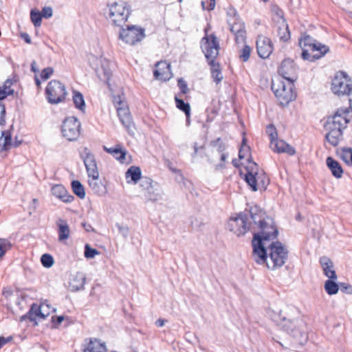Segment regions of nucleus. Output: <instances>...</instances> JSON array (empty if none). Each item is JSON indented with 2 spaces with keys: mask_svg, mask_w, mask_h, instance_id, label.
Masks as SVG:
<instances>
[{
  "mask_svg": "<svg viewBox=\"0 0 352 352\" xmlns=\"http://www.w3.org/2000/svg\"><path fill=\"white\" fill-rule=\"evenodd\" d=\"M251 219L259 230L254 233L252 240L253 258L258 264L276 270L282 267L287 259V250L279 241L272 242L278 235L273 219L265 217V212L256 207L250 209Z\"/></svg>",
  "mask_w": 352,
  "mask_h": 352,
  "instance_id": "1",
  "label": "nucleus"
},
{
  "mask_svg": "<svg viewBox=\"0 0 352 352\" xmlns=\"http://www.w3.org/2000/svg\"><path fill=\"white\" fill-rule=\"evenodd\" d=\"M349 109L340 108L327 119L324 124V129L327 131L325 138L333 146L338 145L342 136V130L349 122Z\"/></svg>",
  "mask_w": 352,
  "mask_h": 352,
  "instance_id": "2",
  "label": "nucleus"
},
{
  "mask_svg": "<svg viewBox=\"0 0 352 352\" xmlns=\"http://www.w3.org/2000/svg\"><path fill=\"white\" fill-rule=\"evenodd\" d=\"M288 308L284 310H270L268 315L278 326L284 331L296 338L299 343H302L307 340L305 331V323L301 320H291L287 318Z\"/></svg>",
  "mask_w": 352,
  "mask_h": 352,
  "instance_id": "3",
  "label": "nucleus"
},
{
  "mask_svg": "<svg viewBox=\"0 0 352 352\" xmlns=\"http://www.w3.org/2000/svg\"><path fill=\"white\" fill-rule=\"evenodd\" d=\"M206 36L201 41V48L210 66L211 76L216 83H219L223 79L220 65L216 63L215 59L219 55V44L214 34L208 35L207 29L205 30Z\"/></svg>",
  "mask_w": 352,
  "mask_h": 352,
  "instance_id": "4",
  "label": "nucleus"
},
{
  "mask_svg": "<svg viewBox=\"0 0 352 352\" xmlns=\"http://www.w3.org/2000/svg\"><path fill=\"white\" fill-rule=\"evenodd\" d=\"M244 179L253 191L264 190L269 184V179L265 172L260 169L256 163L248 159Z\"/></svg>",
  "mask_w": 352,
  "mask_h": 352,
  "instance_id": "5",
  "label": "nucleus"
},
{
  "mask_svg": "<svg viewBox=\"0 0 352 352\" xmlns=\"http://www.w3.org/2000/svg\"><path fill=\"white\" fill-rule=\"evenodd\" d=\"M293 82L285 81L280 78L272 80V89L282 106H287L296 97Z\"/></svg>",
  "mask_w": 352,
  "mask_h": 352,
  "instance_id": "6",
  "label": "nucleus"
},
{
  "mask_svg": "<svg viewBox=\"0 0 352 352\" xmlns=\"http://www.w3.org/2000/svg\"><path fill=\"white\" fill-rule=\"evenodd\" d=\"M129 16V10L124 1L120 0L109 4L108 18L113 25L122 26Z\"/></svg>",
  "mask_w": 352,
  "mask_h": 352,
  "instance_id": "7",
  "label": "nucleus"
},
{
  "mask_svg": "<svg viewBox=\"0 0 352 352\" xmlns=\"http://www.w3.org/2000/svg\"><path fill=\"white\" fill-rule=\"evenodd\" d=\"M89 65L95 70L98 78L108 83L111 76V70L108 60L102 56L91 54L88 58Z\"/></svg>",
  "mask_w": 352,
  "mask_h": 352,
  "instance_id": "8",
  "label": "nucleus"
},
{
  "mask_svg": "<svg viewBox=\"0 0 352 352\" xmlns=\"http://www.w3.org/2000/svg\"><path fill=\"white\" fill-rule=\"evenodd\" d=\"M45 94L47 101L50 104H58L64 101L67 91L63 83L53 80L48 83L45 89Z\"/></svg>",
  "mask_w": 352,
  "mask_h": 352,
  "instance_id": "9",
  "label": "nucleus"
},
{
  "mask_svg": "<svg viewBox=\"0 0 352 352\" xmlns=\"http://www.w3.org/2000/svg\"><path fill=\"white\" fill-rule=\"evenodd\" d=\"M80 122L74 117L65 119L62 124L63 136L69 141H75L80 136Z\"/></svg>",
  "mask_w": 352,
  "mask_h": 352,
  "instance_id": "10",
  "label": "nucleus"
},
{
  "mask_svg": "<svg viewBox=\"0 0 352 352\" xmlns=\"http://www.w3.org/2000/svg\"><path fill=\"white\" fill-rule=\"evenodd\" d=\"M143 196L148 201H157L162 199V191L157 184H153L151 179L145 177L141 179L140 184Z\"/></svg>",
  "mask_w": 352,
  "mask_h": 352,
  "instance_id": "11",
  "label": "nucleus"
},
{
  "mask_svg": "<svg viewBox=\"0 0 352 352\" xmlns=\"http://www.w3.org/2000/svg\"><path fill=\"white\" fill-rule=\"evenodd\" d=\"M144 37V30L135 25L122 28L120 32V38L129 45H135Z\"/></svg>",
  "mask_w": 352,
  "mask_h": 352,
  "instance_id": "12",
  "label": "nucleus"
},
{
  "mask_svg": "<svg viewBox=\"0 0 352 352\" xmlns=\"http://www.w3.org/2000/svg\"><path fill=\"white\" fill-rule=\"evenodd\" d=\"M300 46L302 49L308 46L313 54L314 58H320L323 56L328 51L329 48L320 43H314L312 38L309 35L304 36L299 41Z\"/></svg>",
  "mask_w": 352,
  "mask_h": 352,
  "instance_id": "13",
  "label": "nucleus"
},
{
  "mask_svg": "<svg viewBox=\"0 0 352 352\" xmlns=\"http://www.w3.org/2000/svg\"><path fill=\"white\" fill-rule=\"evenodd\" d=\"M228 228L238 236L244 235L250 230L246 216L239 214L231 218L228 222Z\"/></svg>",
  "mask_w": 352,
  "mask_h": 352,
  "instance_id": "14",
  "label": "nucleus"
},
{
  "mask_svg": "<svg viewBox=\"0 0 352 352\" xmlns=\"http://www.w3.org/2000/svg\"><path fill=\"white\" fill-rule=\"evenodd\" d=\"M231 32L234 36L236 43H243L246 38L245 25L239 18H230L228 19Z\"/></svg>",
  "mask_w": 352,
  "mask_h": 352,
  "instance_id": "15",
  "label": "nucleus"
},
{
  "mask_svg": "<svg viewBox=\"0 0 352 352\" xmlns=\"http://www.w3.org/2000/svg\"><path fill=\"white\" fill-rule=\"evenodd\" d=\"M54 309L52 308L47 303L43 302L38 305L33 304L29 311V317L32 321H35L41 319H45L47 317Z\"/></svg>",
  "mask_w": 352,
  "mask_h": 352,
  "instance_id": "16",
  "label": "nucleus"
},
{
  "mask_svg": "<svg viewBox=\"0 0 352 352\" xmlns=\"http://www.w3.org/2000/svg\"><path fill=\"white\" fill-rule=\"evenodd\" d=\"M86 167L88 177L93 175H99V172L94 155L87 148H85L80 154Z\"/></svg>",
  "mask_w": 352,
  "mask_h": 352,
  "instance_id": "17",
  "label": "nucleus"
},
{
  "mask_svg": "<svg viewBox=\"0 0 352 352\" xmlns=\"http://www.w3.org/2000/svg\"><path fill=\"white\" fill-rule=\"evenodd\" d=\"M278 73L281 77L279 78L285 81L294 82L296 77V67L292 60L289 59L285 60L282 62Z\"/></svg>",
  "mask_w": 352,
  "mask_h": 352,
  "instance_id": "18",
  "label": "nucleus"
},
{
  "mask_svg": "<svg viewBox=\"0 0 352 352\" xmlns=\"http://www.w3.org/2000/svg\"><path fill=\"white\" fill-rule=\"evenodd\" d=\"M82 352H107L106 342L96 338H89L82 344Z\"/></svg>",
  "mask_w": 352,
  "mask_h": 352,
  "instance_id": "19",
  "label": "nucleus"
},
{
  "mask_svg": "<svg viewBox=\"0 0 352 352\" xmlns=\"http://www.w3.org/2000/svg\"><path fill=\"white\" fill-rule=\"evenodd\" d=\"M256 49L261 58H268L272 52V45L270 39L263 35L258 36L256 41Z\"/></svg>",
  "mask_w": 352,
  "mask_h": 352,
  "instance_id": "20",
  "label": "nucleus"
},
{
  "mask_svg": "<svg viewBox=\"0 0 352 352\" xmlns=\"http://www.w3.org/2000/svg\"><path fill=\"white\" fill-rule=\"evenodd\" d=\"M156 69L154 71V76L157 80L166 81L169 80L172 74L170 65L166 62H158L155 65Z\"/></svg>",
  "mask_w": 352,
  "mask_h": 352,
  "instance_id": "21",
  "label": "nucleus"
},
{
  "mask_svg": "<svg viewBox=\"0 0 352 352\" xmlns=\"http://www.w3.org/2000/svg\"><path fill=\"white\" fill-rule=\"evenodd\" d=\"M86 281V276L82 272H77L71 275L69 281V288L72 292L82 289Z\"/></svg>",
  "mask_w": 352,
  "mask_h": 352,
  "instance_id": "22",
  "label": "nucleus"
},
{
  "mask_svg": "<svg viewBox=\"0 0 352 352\" xmlns=\"http://www.w3.org/2000/svg\"><path fill=\"white\" fill-rule=\"evenodd\" d=\"M117 112L120 120L123 126L128 131H130L133 126V122L127 105L125 107H118Z\"/></svg>",
  "mask_w": 352,
  "mask_h": 352,
  "instance_id": "23",
  "label": "nucleus"
},
{
  "mask_svg": "<svg viewBox=\"0 0 352 352\" xmlns=\"http://www.w3.org/2000/svg\"><path fill=\"white\" fill-rule=\"evenodd\" d=\"M270 146L274 151L277 153H286L290 155L295 154V149L285 141L277 138L270 143Z\"/></svg>",
  "mask_w": 352,
  "mask_h": 352,
  "instance_id": "24",
  "label": "nucleus"
},
{
  "mask_svg": "<svg viewBox=\"0 0 352 352\" xmlns=\"http://www.w3.org/2000/svg\"><path fill=\"white\" fill-rule=\"evenodd\" d=\"M52 193L65 203H70L74 199V196L69 195L65 188L60 184L54 186L52 188Z\"/></svg>",
  "mask_w": 352,
  "mask_h": 352,
  "instance_id": "25",
  "label": "nucleus"
},
{
  "mask_svg": "<svg viewBox=\"0 0 352 352\" xmlns=\"http://www.w3.org/2000/svg\"><path fill=\"white\" fill-rule=\"evenodd\" d=\"M320 263L322 267L323 272L329 279L336 280L337 276L332 261L327 256H322L320 258Z\"/></svg>",
  "mask_w": 352,
  "mask_h": 352,
  "instance_id": "26",
  "label": "nucleus"
},
{
  "mask_svg": "<svg viewBox=\"0 0 352 352\" xmlns=\"http://www.w3.org/2000/svg\"><path fill=\"white\" fill-rule=\"evenodd\" d=\"M277 25V36L280 40L284 42L288 41L290 38V32L285 19L283 17H280Z\"/></svg>",
  "mask_w": 352,
  "mask_h": 352,
  "instance_id": "27",
  "label": "nucleus"
},
{
  "mask_svg": "<svg viewBox=\"0 0 352 352\" xmlns=\"http://www.w3.org/2000/svg\"><path fill=\"white\" fill-rule=\"evenodd\" d=\"M56 225L58 226V241L63 242L68 239L70 236V229L67 222L62 219H59L56 221Z\"/></svg>",
  "mask_w": 352,
  "mask_h": 352,
  "instance_id": "28",
  "label": "nucleus"
},
{
  "mask_svg": "<svg viewBox=\"0 0 352 352\" xmlns=\"http://www.w3.org/2000/svg\"><path fill=\"white\" fill-rule=\"evenodd\" d=\"M326 162L332 175L336 178H340L342 175L343 170L340 163L331 157H328Z\"/></svg>",
  "mask_w": 352,
  "mask_h": 352,
  "instance_id": "29",
  "label": "nucleus"
},
{
  "mask_svg": "<svg viewBox=\"0 0 352 352\" xmlns=\"http://www.w3.org/2000/svg\"><path fill=\"white\" fill-rule=\"evenodd\" d=\"M104 151L111 154L116 160L123 163L125 160L126 151L120 146H116L115 148H107L104 146Z\"/></svg>",
  "mask_w": 352,
  "mask_h": 352,
  "instance_id": "30",
  "label": "nucleus"
},
{
  "mask_svg": "<svg viewBox=\"0 0 352 352\" xmlns=\"http://www.w3.org/2000/svg\"><path fill=\"white\" fill-rule=\"evenodd\" d=\"M88 184L94 193L98 195L102 194V184L101 181L99 179V175L88 177Z\"/></svg>",
  "mask_w": 352,
  "mask_h": 352,
  "instance_id": "31",
  "label": "nucleus"
},
{
  "mask_svg": "<svg viewBox=\"0 0 352 352\" xmlns=\"http://www.w3.org/2000/svg\"><path fill=\"white\" fill-rule=\"evenodd\" d=\"M141 170L138 166H131L126 172L125 176L126 179L131 178V180L136 184L141 179Z\"/></svg>",
  "mask_w": 352,
  "mask_h": 352,
  "instance_id": "32",
  "label": "nucleus"
},
{
  "mask_svg": "<svg viewBox=\"0 0 352 352\" xmlns=\"http://www.w3.org/2000/svg\"><path fill=\"white\" fill-rule=\"evenodd\" d=\"M12 146L11 135L8 132H3L0 138V151H7Z\"/></svg>",
  "mask_w": 352,
  "mask_h": 352,
  "instance_id": "33",
  "label": "nucleus"
},
{
  "mask_svg": "<svg viewBox=\"0 0 352 352\" xmlns=\"http://www.w3.org/2000/svg\"><path fill=\"white\" fill-rule=\"evenodd\" d=\"M73 102L75 107L80 111H84L85 109V102L84 97L81 93L77 91H73Z\"/></svg>",
  "mask_w": 352,
  "mask_h": 352,
  "instance_id": "34",
  "label": "nucleus"
},
{
  "mask_svg": "<svg viewBox=\"0 0 352 352\" xmlns=\"http://www.w3.org/2000/svg\"><path fill=\"white\" fill-rule=\"evenodd\" d=\"M175 100L177 107L185 113L187 118V122H189L190 116V107L189 104L184 102L183 100L179 99L177 97H175Z\"/></svg>",
  "mask_w": 352,
  "mask_h": 352,
  "instance_id": "35",
  "label": "nucleus"
},
{
  "mask_svg": "<svg viewBox=\"0 0 352 352\" xmlns=\"http://www.w3.org/2000/svg\"><path fill=\"white\" fill-rule=\"evenodd\" d=\"M324 287L326 292L330 296L336 294L339 291V285L332 279L326 280Z\"/></svg>",
  "mask_w": 352,
  "mask_h": 352,
  "instance_id": "36",
  "label": "nucleus"
},
{
  "mask_svg": "<svg viewBox=\"0 0 352 352\" xmlns=\"http://www.w3.org/2000/svg\"><path fill=\"white\" fill-rule=\"evenodd\" d=\"M12 82L10 80H7L2 87H0V100L4 99L7 96L13 94L14 90L11 89Z\"/></svg>",
  "mask_w": 352,
  "mask_h": 352,
  "instance_id": "37",
  "label": "nucleus"
},
{
  "mask_svg": "<svg viewBox=\"0 0 352 352\" xmlns=\"http://www.w3.org/2000/svg\"><path fill=\"white\" fill-rule=\"evenodd\" d=\"M72 187L74 194L76 195L79 198L84 199L85 197V188L79 181H73L72 182Z\"/></svg>",
  "mask_w": 352,
  "mask_h": 352,
  "instance_id": "38",
  "label": "nucleus"
},
{
  "mask_svg": "<svg viewBox=\"0 0 352 352\" xmlns=\"http://www.w3.org/2000/svg\"><path fill=\"white\" fill-rule=\"evenodd\" d=\"M12 246V245L10 241L0 238V258L5 255L7 251L11 249Z\"/></svg>",
  "mask_w": 352,
  "mask_h": 352,
  "instance_id": "39",
  "label": "nucleus"
},
{
  "mask_svg": "<svg viewBox=\"0 0 352 352\" xmlns=\"http://www.w3.org/2000/svg\"><path fill=\"white\" fill-rule=\"evenodd\" d=\"M239 157L240 159L250 157V148L246 145V140L245 138L243 139L242 146L239 152Z\"/></svg>",
  "mask_w": 352,
  "mask_h": 352,
  "instance_id": "40",
  "label": "nucleus"
},
{
  "mask_svg": "<svg viewBox=\"0 0 352 352\" xmlns=\"http://www.w3.org/2000/svg\"><path fill=\"white\" fill-rule=\"evenodd\" d=\"M100 252L95 248H92L89 244H85L84 256L86 258H93Z\"/></svg>",
  "mask_w": 352,
  "mask_h": 352,
  "instance_id": "41",
  "label": "nucleus"
},
{
  "mask_svg": "<svg viewBox=\"0 0 352 352\" xmlns=\"http://www.w3.org/2000/svg\"><path fill=\"white\" fill-rule=\"evenodd\" d=\"M30 18L34 26L39 27L41 25L42 15L40 12L31 10Z\"/></svg>",
  "mask_w": 352,
  "mask_h": 352,
  "instance_id": "42",
  "label": "nucleus"
},
{
  "mask_svg": "<svg viewBox=\"0 0 352 352\" xmlns=\"http://www.w3.org/2000/svg\"><path fill=\"white\" fill-rule=\"evenodd\" d=\"M42 265L47 268L51 267L54 264V258L49 254H44L41 258Z\"/></svg>",
  "mask_w": 352,
  "mask_h": 352,
  "instance_id": "43",
  "label": "nucleus"
},
{
  "mask_svg": "<svg viewBox=\"0 0 352 352\" xmlns=\"http://www.w3.org/2000/svg\"><path fill=\"white\" fill-rule=\"evenodd\" d=\"M250 53L251 48L248 45H245L242 49L241 54L239 56L240 59L243 62H246L250 58Z\"/></svg>",
  "mask_w": 352,
  "mask_h": 352,
  "instance_id": "44",
  "label": "nucleus"
},
{
  "mask_svg": "<svg viewBox=\"0 0 352 352\" xmlns=\"http://www.w3.org/2000/svg\"><path fill=\"white\" fill-rule=\"evenodd\" d=\"M54 72L52 67H47L42 70L41 77L43 80H46L49 79Z\"/></svg>",
  "mask_w": 352,
  "mask_h": 352,
  "instance_id": "45",
  "label": "nucleus"
},
{
  "mask_svg": "<svg viewBox=\"0 0 352 352\" xmlns=\"http://www.w3.org/2000/svg\"><path fill=\"white\" fill-rule=\"evenodd\" d=\"M267 133H268L271 142L277 138V133L274 126L270 125L267 128Z\"/></svg>",
  "mask_w": 352,
  "mask_h": 352,
  "instance_id": "46",
  "label": "nucleus"
},
{
  "mask_svg": "<svg viewBox=\"0 0 352 352\" xmlns=\"http://www.w3.org/2000/svg\"><path fill=\"white\" fill-rule=\"evenodd\" d=\"M113 103L117 108L118 107L126 106V103L121 96H115L113 98Z\"/></svg>",
  "mask_w": 352,
  "mask_h": 352,
  "instance_id": "47",
  "label": "nucleus"
},
{
  "mask_svg": "<svg viewBox=\"0 0 352 352\" xmlns=\"http://www.w3.org/2000/svg\"><path fill=\"white\" fill-rule=\"evenodd\" d=\"M52 9L50 7H45L43 8L42 12H41L42 17H45L46 19L50 18L52 16Z\"/></svg>",
  "mask_w": 352,
  "mask_h": 352,
  "instance_id": "48",
  "label": "nucleus"
},
{
  "mask_svg": "<svg viewBox=\"0 0 352 352\" xmlns=\"http://www.w3.org/2000/svg\"><path fill=\"white\" fill-rule=\"evenodd\" d=\"M302 58L304 60H307L310 61H313L316 59L313 57V54L309 53V51L307 50H305V48L302 49Z\"/></svg>",
  "mask_w": 352,
  "mask_h": 352,
  "instance_id": "49",
  "label": "nucleus"
},
{
  "mask_svg": "<svg viewBox=\"0 0 352 352\" xmlns=\"http://www.w3.org/2000/svg\"><path fill=\"white\" fill-rule=\"evenodd\" d=\"M339 289H341L342 292H346L347 294H352V286L346 283H341L339 286Z\"/></svg>",
  "mask_w": 352,
  "mask_h": 352,
  "instance_id": "50",
  "label": "nucleus"
},
{
  "mask_svg": "<svg viewBox=\"0 0 352 352\" xmlns=\"http://www.w3.org/2000/svg\"><path fill=\"white\" fill-rule=\"evenodd\" d=\"M119 232L123 235L124 237H126L129 233V228L126 226H122L120 224L116 225Z\"/></svg>",
  "mask_w": 352,
  "mask_h": 352,
  "instance_id": "51",
  "label": "nucleus"
},
{
  "mask_svg": "<svg viewBox=\"0 0 352 352\" xmlns=\"http://www.w3.org/2000/svg\"><path fill=\"white\" fill-rule=\"evenodd\" d=\"M6 109L4 105L0 102V124L5 122Z\"/></svg>",
  "mask_w": 352,
  "mask_h": 352,
  "instance_id": "52",
  "label": "nucleus"
},
{
  "mask_svg": "<svg viewBox=\"0 0 352 352\" xmlns=\"http://www.w3.org/2000/svg\"><path fill=\"white\" fill-rule=\"evenodd\" d=\"M228 19L230 18H239L236 10L234 8H230L227 11Z\"/></svg>",
  "mask_w": 352,
  "mask_h": 352,
  "instance_id": "53",
  "label": "nucleus"
},
{
  "mask_svg": "<svg viewBox=\"0 0 352 352\" xmlns=\"http://www.w3.org/2000/svg\"><path fill=\"white\" fill-rule=\"evenodd\" d=\"M178 85L179 87H180L183 93H186V89H187V85L185 83V82L182 80H179L178 81Z\"/></svg>",
  "mask_w": 352,
  "mask_h": 352,
  "instance_id": "54",
  "label": "nucleus"
},
{
  "mask_svg": "<svg viewBox=\"0 0 352 352\" xmlns=\"http://www.w3.org/2000/svg\"><path fill=\"white\" fill-rule=\"evenodd\" d=\"M12 340V338H4V337H0V349L4 346L6 343H8L9 341Z\"/></svg>",
  "mask_w": 352,
  "mask_h": 352,
  "instance_id": "55",
  "label": "nucleus"
},
{
  "mask_svg": "<svg viewBox=\"0 0 352 352\" xmlns=\"http://www.w3.org/2000/svg\"><path fill=\"white\" fill-rule=\"evenodd\" d=\"M21 38L27 43H31V38L28 34L27 33H22L21 35Z\"/></svg>",
  "mask_w": 352,
  "mask_h": 352,
  "instance_id": "56",
  "label": "nucleus"
},
{
  "mask_svg": "<svg viewBox=\"0 0 352 352\" xmlns=\"http://www.w3.org/2000/svg\"><path fill=\"white\" fill-rule=\"evenodd\" d=\"M167 322V320H164V319H158L156 320L155 322V324L159 327H163L165 323Z\"/></svg>",
  "mask_w": 352,
  "mask_h": 352,
  "instance_id": "57",
  "label": "nucleus"
},
{
  "mask_svg": "<svg viewBox=\"0 0 352 352\" xmlns=\"http://www.w3.org/2000/svg\"><path fill=\"white\" fill-rule=\"evenodd\" d=\"M31 70L35 73L38 72V69L35 61H33L31 64Z\"/></svg>",
  "mask_w": 352,
  "mask_h": 352,
  "instance_id": "58",
  "label": "nucleus"
},
{
  "mask_svg": "<svg viewBox=\"0 0 352 352\" xmlns=\"http://www.w3.org/2000/svg\"><path fill=\"white\" fill-rule=\"evenodd\" d=\"M215 6V1L214 0H210L209 6L207 8L208 10H212L214 8Z\"/></svg>",
  "mask_w": 352,
  "mask_h": 352,
  "instance_id": "59",
  "label": "nucleus"
},
{
  "mask_svg": "<svg viewBox=\"0 0 352 352\" xmlns=\"http://www.w3.org/2000/svg\"><path fill=\"white\" fill-rule=\"evenodd\" d=\"M64 316H60L56 318V321L54 320H53V321L56 322L57 324H60L64 320Z\"/></svg>",
  "mask_w": 352,
  "mask_h": 352,
  "instance_id": "60",
  "label": "nucleus"
},
{
  "mask_svg": "<svg viewBox=\"0 0 352 352\" xmlns=\"http://www.w3.org/2000/svg\"><path fill=\"white\" fill-rule=\"evenodd\" d=\"M82 226L85 228V229L87 231V232H89L91 230H93V228L92 227L90 226V225H87V223H82Z\"/></svg>",
  "mask_w": 352,
  "mask_h": 352,
  "instance_id": "61",
  "label": "nucleus"
},
{
  "mask_svg": "<svg viewBox=\"0 0 352 352\" xmlns=\"http://www.w3.org/2000/svg\"><path fill=\"white\" fill-rule=\"evenodd\" d=\"M220 158L222 162H225L227 159V155L226 153H221Z\"/></svg>",
  "mask_w": 352,
  "mask_h": 352,
  "instance_id": "62",
  "label": "nucleus"
},
{
  "mask_svg": "<svg viewBox=\"0 0 352 352\" xmlns=\"http://www.w3.org/2000/svg\"><path fill=\"white\" fill-rule=\"evenodd\" d=\"M194 150H195V152H194V153L192 155V157H195V155H197V151H198V147H197V143H195V144H194Z\"/></svg>",
  "mask_w": 352,
  "mask_h": 352,
  "instance_id": "63",
  "label": "nucleus"
},
{
  "mask_svg": "<svg viewBox=\"0 0 352 352\" xmlns=\"http://www.w3.org/2000/svg\"><path fill=\"white\" fill-rule=\"evenodd\" d=\"M223 167H224V164L223 163H221V164L217 165L216 168L217 169H220V168H222Z\"/></svg>",
  "mask_w": 352,
  "mask_h": 352,
  "instance_id": "64",
  "label": "nucleus"
}]
</instances>
